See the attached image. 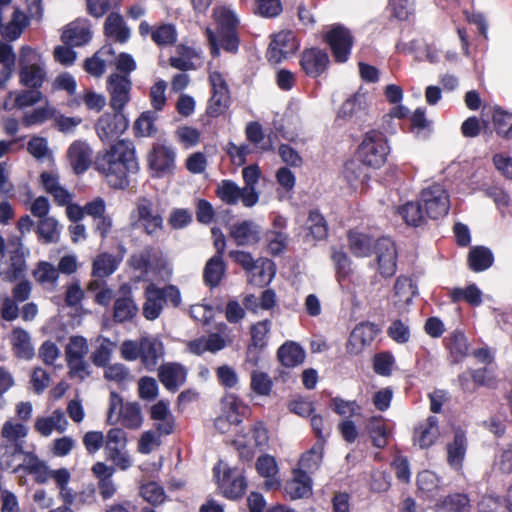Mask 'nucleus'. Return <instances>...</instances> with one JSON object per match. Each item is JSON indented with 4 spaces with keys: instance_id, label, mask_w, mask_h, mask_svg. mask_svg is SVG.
I'll use <instances>...</instances> for the list:
<instances>
[{
    "instance_id": "5",
    "label": "nucleus",
    "mask_w": 512,
    "mask_h": 512,
    "mask_svg": "<svg viewBox=\"0 0 512 512\" xmlns=\"http://www.w3.org/2000/svg\"><path fill=\"white\" fill-rule=\"evenodd\" d=\"M166 302H170L174 307L179 306L181 303L179 289L174 285L159 288L155 284H149L145 289L143 316L150 321L157 319Z\"/></svg>"
},
{
    "instance_id": "49",
    "label": "nucleus",
    "mask_w": 512,
    "mask_h": 512,
    "mask_svg": "<svg viewBox=\"0 0 512 512\" xmlns=\"http://www.w3.org/2000/svg\"><path fill=\"white\" fill-rule=\"evenodd\" d=\"M246 407L239 402L233 395L226 397L223 402V414L220 417L225 418L229 424L237 426L242 422V414Z\"/></svg>"
},
{
    "instance_id": "60",
    "label": "nucleus",
    "mask_w": 512,
    "mask_h": 512,
    "mask_svg": "<svg viewBox=\"0 0 512 512\" xmlns=\"http://www.w3.org/2000/svg\"><path fill=\"white\" fill-rule=\"evenodd\" d=\"M99 341V346L92 354V361L98 367H105L111 359L116 344L106 337H101Z\"/></svg>"
},
{
    "instance_id": "50",
    "label": "nucleus",
    "mask_w": 512,
    "mask_h": 512,
    "mask_svg": "<svg viewBox=\"0 0 512 512\" xmlns=\"http://www.w3.org/2000/svg\"><path fill=\"white\" fill-rule=\"evenodd\" d=\"M450 298L454 303L464 300L472 306H479L482 303V292L475 284H470L465 288L452 289Z\"/></svg>"
},
{
    "instance_id": "44",
    "label": "nucleus",
    "mask_w": 512,
    "mask_h": 512,
    "mask_svg": "<svg viewBox=\"0 0 512 512\" xmlns=\"http://www.w3.org/2000/svg\"><path fill=\"white\" fill-rule=\"evenodd\" d=\"M492 252L483 246L474 247L468 256L469 267L475 272H481L490 268L493 264Z\"/></svg>"
},
{
    "instance_id": "31",
    "label": "nucleus",
    "mask_w": 512,
    "mask_h": 512,
    "mask_svg": "<svg viewBox=\"0 0 512 512\" xmlns=\"http://www.w3.org/2000/svg\"><path fill=\"white\" fill-rule=\"evenodd\" d=\"M259 234V226L251 220L235 223L230 228V236L239 246H248L257 243L260 240Z\"/></svg>"
},
{
    "instance_id": "58",
    "label": "nucleus",
    "mask_w": 512,
    "mask_h": 512,
    "mask_svg": "<svg viewBox=\"0 0 512 512\" xmlns=\"http://www.w3.org/2000/svg\"><path fill=\"white\" fill-rule=\"evenodd\" d=\"M493 469L502 474L512 473V444L503 445L497 449Z\"/></svg>"
},
{
    "instance_id": "35",
    "label": "nucleus",
    "mask_w": 512,
    "mask_h": 512,
    "mask_svg": "<svg viewBox=\"0 0 512 512\" xmlns=\"http://www.w3.org/2000/svg\"><path fill=\"white\" fill-rule=\"evenodd\" d=\"M305 356V350L294 341H286L277 351L279 362L287 368H294L301 365L305 360Z\"/></svg>"
},
{
    "instance_id": "2",
    "label": "nucleus",
    "mask_w": 512,
    "mask_h": 512,
    "mask_svg": "<svg viewBox=\"0 0 512 512\" xmlns=\"http://www.w3.org/2000/svg\"><path fill=\"white\" fill-rule=\"evenodd\" d=\"M214 20L217 24V31L206 29V37L209 42L210 52L213 57L220 55V49L229 53H236L239 48V37L237 29L239 19L235 12L228 7H216L213 10Z\"/></svg>"
},
{
    "instance_id": "37",
    "label": "nucleus",
    "mask_w": 512,
    "mask_h": 512,
    "mask_svg": "<svg viewBox=\"0 0 512 512\" xmlns=\"http://www.w3.org/2000/svg\"><path fill=\"white\" fill-rule=\"evenodd\" d=\"M470 500L466 494L454 493L435 504V512H469Z\"/></svg>"
},
{
    "instance_id": "30",
    "label": "nucleus",
    "mask_w": 512,
    "mask_h": 512,
    "mask_svg": "<svg viewBox=\"0 0 512 512\" xmlns=\"http://www.w3.org/2000/svg\"><path fill=\"white\" fill-rule=\"evenodd\" d=\"M287 497L292 500L308 497L312 491L311 478L306 471L294 469L293 477L284 486Z\"/></svg>"
},
{
    "instance_id": "12",
    "label": "nucleus",
    "mask_w": 512,
    "mask_h": 512,
    "mask_svg": "<svg viewBox=\"0 0 512 512\" xmlns=\"http://www.w3.org/2000/svg\"><path fill=\"white\" fill-rule=\"evenodd\" d=\"M131 89L130 76L112 73L108 77L107 90L110 94V106L115 112H122L129 102Z\"/></svg>"
},
{
    "instance_id": "39",
    "label": "nucleus",
    "mask_w": 512,
    "mask_h": 512,
    "mask_svg": "<svg viewBox=\"0 0 512 512\" xmlns=\"http://www.w3.org/2000/svg\"><path fill=\"white\" fill-rule=\"evenodd\" d=\"M348 243L350 251L356 257L369 256L375 247L374 240L368 234L359 231L349 232Z\"/></svg>"
},
{
    "instance_id": "61",
    "label": "nucleus",
    "mask_w": 512,
    "mask_h": 512,
    "mask_svg": "<svg viewBox=\"0 0 512 512\" xmlns=\"http://www.w3.org/2000/svg\"><path fill=\"white\" fill-rule=\"evenodd\" d=\"M140 495L152 505L162 504L166 499L164 488L154 481L141 485Z\"/></svg>"
},
{
    "instance_id": "22",
    "label": "nucleus",
    "mask_w": 512,
    "mask_h": 512,
    "mask_svg": "<svg viewBox=\"0 0 512 512\" xmlns=\"http://www.w3.org/2000/svg\"><path fill=\"white\" fill-rule=\"evenodd\" d=\"M439 437V420L436 416H429L415 427L413 442L421 449H427L434 445Z\"/></svg>"
},
{
    "instance_id": "1",
    "label": "nucleus",
    "mask_w": 512,
    "mask_h": 512,
    "mask_svg": "<svg viewBox=\"0 0 512 512\" xmlns=\"http://www.w3.org/2000/svg\"><path fill=\"white\" fill-rule=\"evenodd\" d=\"M93 164L115 189L126 188L129 185L128 175L138 171L134 145L128 140H118L109 149L99 151Z\"/></svg>"
},
{
    "instance_id": "51",
    "label": "nucleus",
    "mask_w": 512,
    "mask_h": 512,
    "mask_svg": "<svg viewBox=\"0 0 512 512\" xmlns=\"http://www.w3.org/2000/svg\"><path fill=\"white\" fill-rule=\"evenodd\" d=\"M446 345L454 363L461 361L467 355L468 343L462 332H453L447 339Z\"/></svg>"
},
{
    "instance_id": "24",
    "label": "nucleus",
    "mask_w": 512,
    "mask_h": 512,
    "mask_svg": "<svg viewBox=\"0 0 512 512\" xmlns=\"http://www.w3.org/2000/svg\"><path fill=\"white\" fill-rule=\"evenodd\" d=\"M92 37L91 26L87 19L79 18L69 23L63 33L62 41L68 46H82Z\"/></svg>"
},
{
    "instance_id": "40",
    "label": "nucleus",
    "mask_w": 512,
    "mask_h": 512,
    "mask_svg": "<svg viewBox=\"0 0 512 512\" xmlns=\"http://www.w3.org/2000/svg\"><path fill=\"white\" fill-rule=\"evenodd\" d=\"M21 468L33 475L37 483L45 484L51 479V469L44 461L33 454L27 455Z\"/></svg>"
},
{
    "instance_id": "45",
    "label": "nucleus",
    "mask_w": 512,
    "mask_h": 512,
    "mask_svg": "<svg viewBox=\"0 0 512 512\" xmlns=\"http://www.w3.org/2000/svg\"><path fill=\"white\" fill-rule=\"evenodd\" d=\"M417 485L420 493L428 498L433 499L440 491V479L432 471L425 470L418 474Z\"/></svg>"
},
{
    "instance_id": "26",
    "label": "nucleus",
    "mask_w": 512,
    "mask_h": 512,
    "mask_svg": "<svg viewBox=\"0 0 512 512\" xmlns=\"http://www.w3.org/2000/svg\"><path fill=\"white\" fill-rule=\"evenodd\" d=\"M93 151L85 141L73 142L67 152L70 165L76 174H82L88 170L92 164Z\"/></svg>"
},
{
    "instance_id": "20",
    "label": "nucleus",
    "mask_w": 512,
    "mask_h": 512,
    "mask_svg": "<svg viewBox=\"0 0 512 512\" xmlns=\"http://www.w3.org/2000/svg\"><path fill=\"white\" fill-rule=\"evenodd\" d=\"M138 306L135 303L131 287L124 284L118 291V296L114 302L113 319L117 323H124L132 320L138 314Z\"/></svg>"
},
{
    "instance_id": "28",
    "label": "nucleus",
    "mask_w": 512,
    "mask_h": 512,
    "mask_svg": "<svg viewBox=\"0 0 512 512\" xmlns=\"http://www.w3.org/2000/svg\"><path fill=\"white\" fill-rule=\"evenodd\" d=\"M300 63L307 75L317 77L326 70L329 56L321 49L311 48L303 52Z\"/></svg>"
},
{
    "instance_id": "4",
    "label": "nucleus",
    "mask_w": 512,
    "mask_h": 512,
    "mask_svg": "<svg viewBox=\"0 0 512 512\" xmlns=\"http://www.w3.org/2000/svg\"><path fill=\"white\" fill-rule=\"evenodd\" d=\"M46 75V65L42 55L30 47H23L19 58L20 83L29 88L39 89Z\"/></svg>"
},
{
    "instance_id": "57",
    "label": "nucleus",
    "mask_w": 512,
    "mask_h": 512,
    "mask_svg": "<svg viewBox=\"0 0 512 512\" xmlns=\"http://www.w3.org/2000/svg\"><path fill=\"white\" fill-rule=\"evenodd\" d=\"M395 296L400 302L410 303L412 298L417 295V286L412 279L407 276H399L394 285Z\"/></svg>"
},
{
    "instance_id": "48",
    "label": "nucleus",
    "mask_w": 512,
    "mask_h": 512,
    "mask_svg": "<svg viewBox=\"0 0 512 512\" xmlns=\"http://www.w3.org/2000/svg\"><path fill=\"white\" fill-rule=\"evenodd\" d=\"M225 272V264L220 255H215L208 260L204 268V280L211 287H216Z\"/></svg>"
},
{
    "instance_id": "62",
    "label": "nucleus",
    "mask_w": 512,
    "mask_h": 512,
    "mask_svg": "<svg viewBox=\"0 0 512 512\" xmlns=\"http://www.w3.org/2000/svg\"><path fill=\"white\" fill-rule=\"evenodd\" d=\"M390 15L400 21L407 20L415 11L414 0H389Z\"/></svg>"
},
{
    "instance_id": "17",
    "label": "nucleus",
    "mask_w": 512,
    "mask_h": 512,
    "mask_svg": "<svg viewBox=\"0 0 512 512\" xmlns=\"http://www.w3.org/2000/svg\"><path fill=\"white\" fill-rule=\"evenodd\" d=\"M298 48V43L291 31H281L274 35L268 51L267 58L272 63H280L290 57Z\"/></svg>"
},
{
    "instance_id": "15",
    "label": "nucleus",
    "mask_w": 512,
    "mask_h": 512,
    "mask_svg": "<svg viewBox=\"0 0 512 512\" xmlns=\"http://www.w3.org/2000/svg\"><path fill=\"white\" fill-rule=\"evenodd\" d=\"M128 127V120L122 112L105 113L95 125L96 133L102 142H109L120 136Z\"/></svg>"
},
{
    "instance_id": "21",
    "label": "nucleus",
    "mask_w": 512,
    "mask_h": 512,
    "mask_svg": "<svg viewBox=\"0 0 512 512\" xmlns=\"http://www.w3.org/2000/svg\"><path fill=\"white\" fill-rule=\"evenodd\" d=\"M467 447L468 441L465 432L461 429H456L453 439L446 444V460L452 470L456 472L462 471Z\"/></svg>"
},
{
    "instance_id": "25",
    "label": "nucleus",
    "mask_w": 512,
    "mask_h": 512,
    "mask_svg": "<svg viewBox=\"0 0 512 512\" xmlns=\"http://www.w3.org/2000/svg\"><path fill=\"white\" fill-rule=\"evenodd\" d=\"M115 471L114 466H108L104 462H96L92 466V472L98 480L99 494L103 500L111 499L117 492V485L113 480Z\"/></svg>"
},
{
    "instance_id": "41",
    "label": "nucleus",
    "mask_w": 512,
    "mask_h": 512,
    "mask_svg": "<svg viewBox=\"0 0 512 512\" xmlns=\"http://www.w3.org/2000/svg\"><path fill=\"white\" fill-rule=\"evenodd\" d=\"M216 194L228 205H236L240 200L244 205V188H240L232 180H222L217 185Z\"/></svg>"
},
{
    "instance_id": "14",
    "label": "nucleus",
    "mask_w": 512,
    "mask_h": 512,
    "mask_svg": "<svg viewBox=\"0 0 512 512\" xmlns=\"http://www.w3.org/2000/svg\"><path fill=\"white\" fill-rule=\"evenodd\" d=\"M175 158L176 153L171 146L157 143L148 155L149 167L158 177L168 175L175 168Z\"/></svg>"
},
{
    "instance_id": "59",
    "label": "nucleus",
    "mask_w": 512,
    "mask_h": 512,
    "mask_svg": "<svg viewBox=\"0 0 512 512\" xmlns=\"http://www.w3.org/2000/svg\"><path fill=\"white\" fill-rule=\"evenodd\" d=\"M88 351L89 347L86 338L78 335L71 336L65 347V358L66 360L85 358Z\"/></svg>"
},
{
    "instance_id": "46",
    "label": "nucleus",
    "mask_w": 512,
    "mask_h": 512,
    "mask_svg": "<svg viewBox=\"0 0 512 512\" xmlns=\"http://www.w3.org/2000/svg\"><path fill=\"white\" fill-rule=\"evenodd\" d=\"M117 420L121 421V424L129 429H138L143 423V416L139 404L137 403H126L119 410Z\"/></svg>"
},
{
    "instance_id": "53",
    "label": "nucleus",
    "mask_w": 512,
    "mask_h": 512,
    "mask_svg": "<svg viewBox=\"0 0 512 512\" xmlns=\"http://www.w3.org/2000/svg\"><path fill=\"white\" fill-rule=\"evenodd\" d=\"M323 458V444L316 442V444L306 453L302 455L299 460V468L303 471L313 472L316 470Z\"/></svg>"
},
{
    "instance_id": "10",
    "label": "nucleus",
    "mask_w": 512,
    "mask_h": 512,
    "mask_svg": "<svg viewBox=\"0 0 512 512\" xmlns=\"http://www.w3.org/2000/svg\"><path fill=\"white\" fill-rule=\"evenodd\" d=\"M421 202L426 215L431 219L445 216L449 211V197L440 184H433L421 192Z\"/></svg>"
},
{
    "instance_id": "64",
    "label": "nucleus",
    "mask_w": 512,
    "mask_h": 512,
    "mask_svg": "<svg viewBox=\"0 0 512 512\" xmlns=\"http://www.w3.org/2000/svg\"><path fill=\"white\" fill-rule=\"evenodd\" d=\"M157 116L155 112L145 111L135 121L134 129L136 134L142 137L151 136L156 132L155 120Z\"/></svg>"
},
{
    "instance_id": "7",
    "label": "nucleus",
    "mask_w": 512,
    "mask_h": 512,
    "mask_svg": "<svg viewBox=\"0 0 512 512\" xmlns=\"http://www.w3.org/2000/svg\"><path fill=\"white\" fill-rule=\"evenodd\" d=\"M104 454L114 467L125 471L132 466L127 450V434L121 428H111L105 435Z\"/></svg>"
},
{
    "instance_id": "16",
    "label": "nucleus",
    "mask_w": 512,
    "mask_h": 512,
    "mask_svg": "<svg viewBox=\"0 0 512 512\" xmlns=\"http://www.w3.org/2000/svg\"><path fill=\"white\" fill-rule=\"evenodd\" d=\"M378 270L383 277H392L397 270V251L395 243L388 237H383L375 243Z\"/></svg>"
},
{
    "instance_id": "23",
    "label": "nucleus",
    "mask_w": 512,
    "mask_h": 512,
    "mask_svg": "<svg viewBox=\"0 0 512 512\" xmlns=\"http://www.w3.org/2000/svg\"><path fill=\"white\" fill-rule=\"evenodd\" d=\"M26 262L24 255L16 250L3 255L0 263V277L3 281L14 282L24 276Z\"/></svg>"
},
{
    "instance_id": "36",
    "label": "nucleus",
    "mask_w": 512,
    "mask_h": 512,
    "mask_svg": "<svg viewBox=\"0 0 512 512\" xmlns=\"http://www.w3.org/2000/svg\"><path fill=\"white\" fill-rule=\"evenodd\" d=\"M242 176L245 181L244 188V206L253 207L259 201V194L255 189L261 176L260 169L257 165H249L242 171Z\"/></svg>"
},
{
    "instance_id": "47",
    "label": "nucleus",
    "mask_w": 512,
    "mask_h": 512,
    "mask_svg": "<svg viewBox=\"0 0 512 512\" xmlns=\"http://www.w3.org/2000/svg\"><path fill=\"white\" fill-rule=\"evenodd\" d=\"M118 264L114 255L101 253L93 261L92 275L97 278L108 277L116 271Z\"/></svg>"
},
{
    "instance_id": "33",
    "label": "nucleus",
    "mask_w": 512,
    "mask_h": 512,
    "mask_svg": "<svg viewBox=\"0 0 512 512\" xmlns=\"http://www.w3.org/2000/svg\"><path fill=\"white\" fill-rule=\"evenodd\" d=\"M67 426L65 413L60 409L53 411L50 416L38 418L35 422L36 431L45 437L50 436L53 431L63 433Z\"/></svg>"
},
{
    "instance_id": "13",
    "label": "nucleus",
    "mask_w": 512,
    "mask_h": 512,
    "mask_svg": "<svg viewBox=\"0 0 512 512\" xmlns=\"http://www.w3.org/2000/svg\"><path fill=\"white\" fill-rule=\"evenodd\" d=\"M269 440L268 430L263 423H255L250 431V435L239 436L234 444L239 451V455L244 460H250L254 451L253 448L263 449L267 446Z\"/></svg>"
},
{
    "instance_id": "9",
    "label": "nucleus",
    "mask_w": 512,
    "mask_h": 512,
    "mask_svg": "<svg viewBox=\"0 0 512 512\" xmlns=\"http://www.w3.org/2000/svg\"><path fill=\"white\" fill-rule=\"evenodd\" d=\"M133 269L140 271L145 277L157 276L165 266L162 252L153 246H146L130 258Z\"/></svg>"
},
{
    "instance_id": "38",
    "label": "nucleus",
    "mask_w": 512,
    "mask_h": 512,
    "mask_svg": "<svg viewBox=\"0 0 512 512\" xmlns=\"http://www.w3.org/2000/svg\"><path fill=\"white\" fill-rule=\"evenodd\" d=\"M248 274L252 284L256 286L266 285L274 277V264L268 259H258Z\"/></svg>"
},
{
    "instance_id": "3",
    "label": "nucleus",
    "mask_w": 512,
    "mask_h": 512,
    "mask_svg": "<svg viewBox=\"0 0 512 512\" xmlns=\"http://www.w3.org/2000/svg\"><path fill=\"white\" fill-rule=\"evenodd\" d=\"M132 227L151 238H158L164 229V219L158 204L147 197H139L130 213Z\"/></svg>"
},
{
    "instance_id": "56",
    "label": "nucleus",
    "mask_w": 512,
    "mask_h": 512,
    "mask_svg": "<svg viewBox=\"0 0 512 512\" xmlns=\"http://www.w3.org/2000/svg\"><path fill=\"white\" fill-rule=\"evenodd\" d=\"M58 221L53 217H46L38 221L37 233L44 243L56 242L59 238Z\"/></svg>"
},
{
    "instance_id": "54",
    "label": "nucleus",
    "mask_w": 512,
    "mask_h": 512,
    "mask_svg": "<svg viewBox=\"0 0 512 512\" xmlns=\"http://www.w3.org/2000/svg\"><path fill=\"white\" fill-rule=\"evenodd\" d=\"M511 502L496 496L485 494L478 504L479 512H511Z\"/></svg>"
},
{
    "instance_id": "34",
    "label": "nucleus",
    "mask_w": 512,
    "mask_h": 512,
    "mask_svg": "<svg viewBox=\"0 0 512 512\" xmlns=\"http://www.w3.org/2000/svg\"><path fill=\"white\" fill-rule=\"evenodd\" d=\"M104 31L108 38L118 43H126L131 36V30L124 18L118 13H111L106 18Z\"/></svg>"
},
{
    "instance_id": "18",
    "label": "nucleus",
    "mask_w": 512,
    "mask_h": 512,
    "mask_svg": "<svg viewBox=\"0 0 512 512\" xmlns=\"http://www.w3.org/2000/svg\"><path fill=\"white\" fill-rule=\"evenodd\" d=\"M368 114V100L365 93L357 92L348 98L340 107L337 119L353 121L356 124L366 121Z\"/></svg>"
},
{
    "instance_id": "11",
    "label": "nucleus",
    "mask_w": 512,
    "mask_h": 512,
    "mask_svg": "<svg viewBox=\"0 0 512 512\" xmlns=\"http://www.w3.org/2000/svg\"><path fill=\"white\" fill-rule=\"evenodd\" d=\"M325 41L337 62L344 63L348 60L353 46V37L347 28L340 24L333 25L325 34Z\"/></svg>"
},
{
    "instance_id": "42",
    "label": "nucleus",
    "mask_w": 512,
    "mask_h": 512,
    "mask_svg": "<svg viewBox=\"0 0 512 512\" xmlns=\"http://www.w3.org/2000/svg\"><path fill=\"white\" fill-rule=\"evenodd\" d=\"M12 343L17 357L29 360L34 356L35 350L31 342V337L24 329L16 328L13 330Z\"/></svg>"
},
{
    "instance_id": "52",
    "label": "nucleus",
    "mask_w": 512,
    "mask_h": 512,
    "mask_svg": "<svg viewBox=\"0 0 512 512\" xmlns=\"http://www.w3.org/2000/svg\"><path fill=\"white\" fill-rule=\"evenodd\" d=\"M307 237L313 240H323L328 233L327 223L318 211H311L307 220Z\"/></svg>"
},
{
    "instance_id": "55",
    "label": "nucleus",
    "mask_w": 512,
    "mask_h": 512,
    "mask_svg": "<svg viewBox=\"0 0 512 512\" xmlns=\"http://www.w3.org/2000/svg\"><path fill=\"white\" fill-rule=\"evenodd\" d=\"M399 214L411 226L418 227L423 224L425 214L422 205L418 202H408L399 208Z\"/></svg>"
},
{
    "instance_id": "19",
    "label": "nucleus",
    "mask_w": 512,
    "mask_h": 512,
    "mask_svg": "<svg viewBox=\"0 0 512 512\" xmlns=\"http://www.w3.org/2000/svg\"><path fill=\"white\" fill-rule=\"evenodd\" d=\"M379 327L371 322H361L350 333L347 349L351 354H359L369 347L378 333Z\"/></svg>"
},
{
    "instance_id": "43",
    "label": "nucleus",
    "mask_w": 512,
    "mask_h": 512,
    "mask_svg": "<svg viewBox=\"0 0 512 512\" xmlns=\"http://www.w3.org/2000/svg\"><path fill=\"white\" fill-rule=\"evenodd\" d=\"M16 55L13 52V47L0 41V87H3L11 78Z\"/></svg>"
},
{
    "instance_id": "27",
    "label": "nucleus",
    "mask_w": 512,
    "mask_h": 512,
    "mask_svg": "<svg viewBox=\"0 0 512 512\" xmlns=\"http://www.w3.org/2000/svg\"><path fill=\"white\" fill-rule=\"evenodd\" d=\"M164 355L163 343L154 336L142 337L141 362L143 366L154 371Z\"/></svg>"
},
{
    "instance_id": "32",
    "label": "nucleus",
    "mask_w": 512,
    "mask_h": 512,
    "mask_svg": "<svg viewBox=\"0 0 512 512\" xmlns=\"http://www.w3.org/2000/svg\"><path fill=\"white\" fill-rule=\"evenodd\" d=\"M256 470L261 477L265 478L266 489L275 490L280 487L279 469L273 456L267 454L260 456L256 462Z\"/></svg>"
},
{
    "instance_id": "63",
    "label": "nucleus",
    "mask_w": 512,
    "mask_h": 512,
    "mask_svg": "<svg viewBox=\"0 0 512 512\" xmlns=\"http://www.w3.org/2000/svg\"><path fill=\"white\" fill-rule=\"evenodd\" d=\"M493 122L500 136L512 137V113L496 108L493 112Z\"/></svg>"
},
{
    "instance_id": "6",
    "label": "nucleus",
    "mask_w": 512,
    "mask_h": 512,
    "mask_svg": "<svg viewBox=\"0 0 512 512\" xmlns=\"http://www.w3.org/2000/svg\"><path fill=\"white\" fill-rule=\"evenodd\" d=\"M389 145L384 134L379 131H369L365 134L358 148L360 161L369 167L380 168L389 154Z\"/></svg>"
},
{
    "instance_id": "8",
    "label": "nucleus",
    "mask_w": 512,
    "mask_h": 512,
    "mask_svg": "<svg viewBox=\"0 0 512 512\" xmlns=\"http://www.w3.org/2000/svg\"><path fill=\"white\" fill-rule=\"evenodd\" d=\"M214 474L223 495L229 499H238L246 491L247 483L238 468H231L223 461L214 467Z\"/></svg>"
},
{
    "instance_id": "29",
    "label": "nucleus",
    "mask_w": 512,
    "mask_h": 512,
    "mask_svg": "<svg viewBox=\"0 0 512 512\" xmlns=\"http://www.w3.org/2000/svg\"><path fill=\"white\" fill-rule=\"evenodd\" d=\"M158 376L167 390L175 392L186 382L187 369L178 363H167L160 366Z\"/></svg>"
}]
</instances>
